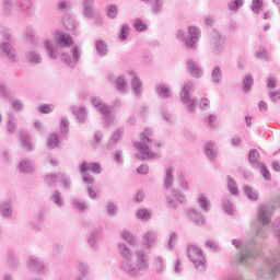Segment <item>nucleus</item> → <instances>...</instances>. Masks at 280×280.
<instances>
[{"label":"nucleus","instance_id":"obj_1","mask_svg":"<svg viewBox=\"0 0 280 280\" xmlns=\"http://www.w3.org/2000/svg\"><path fill=\"white\" fill-rule=\"evenodd\" d=\"M275 211V206L272 205H264L258 209V220L261 222V225L257 228L255 237L245 242L243 245L242 241L233 240L232 246L241 252L236 258L237 264H242L243 266H253V261H255L259 257V244L261 241L268 237V226L270 224V217Z\"/></svg>","mask_w":280,"mask_h":280},{"label":"nucleus","instance_id":"obj_2","mask_svg":"<svg viewBox=\"0 0 280 280\" xmlns=\"http://www.w3.org/2000/svg\"><path fill=\"white\" fill-rule=\"evenodd\" d=\"M133 145L138 151L136 158L140 161H152V159H156L154 150L161 148V144L154 140V132L150 128H147L140 133V141H136Z\"/></svg>","mask_w":280,"mask_h":280},{"label":"nucleus","instance_id":"obj_3","mask_svg":"<svg viewBox=\"0 0 280 280\" xmlns=\"http://www.w3.org/2000/svg\"><path fill=\"white\" fill-rule=\"evenodd\" d=\"M121 270L131 277V279H141L150 270V258L145 252L136 250V265H132V260H122Z\"/></svg>","mask_w":280,"mask_h":280},{"label":"nucleus","instance_id":"obj_4","mask_svg":"<svg viewBox=\"0 0 280 280\" xmlns=\"http://www.w3.org/2000/svg\"><path fill=\"white\" fill-rule=\"evenodd\" d=\"M46 54L50 60H57L58 56H60V50H58V46L62 49H69V47H73V37L69 34H60L57 38V44L52 40L44 42Z\"/></svg>","mask_w":280,"mask_h":280},{"label":"nucleus","instance_id":"obj_5","mask_svg":"<svg viewBox=\"0 0 280 280\" xmlns=\"http://www.w3.org/2000/svg\"><path fill=\"white\" fill-rule=\"evenodd\" d=\"M187 255L198 272H205L207 270V257L205 256L202 248L190 244L187 246Z\"/></svg>","mask_w":280,"mask_h":280},{"label":"nucleus","instance_id":"obj_6","mask_svg":"<svg viewBox=\"0 0 280 280\" xmlns=\"http://www.w3.org/2000/svg\"><path fill=\"white\" fill-rule=\"evenodd\" d=\"M177 40L185 43L188 49H196V43L200 40L201 32L197 26H189L188 34L184 30H178L175 34Z\"/></svg>","mask_w":280,"mask_h":280},{"label":"nucleus","instance_id":"obj_7","mask_svg":"<svg viewBox=\"0 0 280 280\" xmlns=\"http://www.w3.org/2000/svg\"><path fill=\"white\" fill-rule=\"evenodd\" d=\"M91 102L92 106H94V108H96V110L102 115L107 126H110V124L115 121V115H113V107L108 106V104L104 103V101L100 97H91Z\"/></svg>","mask_w":280,"mask_h":280},{"label":"nucleus","instance_id":"obj_8","mask_svg":"<svg viewBox=\"0 0 280 280\" xmlns=\"http://www.w3.org/2000/svg\"><path fill=\"white\" fill-rule=\"evenodd\" d=\"M191 91V85L187 83L183 86L180 92V100L183 104H185L188 113L194 115L196 113V106L198 104V98L196 96L191 95L189 92Z\"/></svg>","mask_w":280,"mask_h":280},{"label":"nucleus","instance_id":"obj_9","mask_svg":"<svg viewBox=\"0 0 280 280\" xmlns=\"http://www.w3.org/2000/svg\"><path fill=\"white\" fill-rule=\"evenodd\" d=\"M26 266L31 272H35L36 275H47L49 272V266L38 256H30Z\"/></svg>","mask_w":280,"mask_h":280},{"label":"nucleus","instance_id":"obj_10","mask_svg":"<svg viewBox=\"0 0 280 280\" xmlns=\"http://www.w3.org/2000/svg\"><path fill=\"white\" fill-rule=\"evenodd\" d=\"M210 44L212 47V51L220 56V54L224 52V46L226 45V37L220 33V31H212L210 34Z\"/></svg>","mask_w":280,"mask_h":280},{"label":"nucleus","instance_id":"obj_11","mask_svg":"<svg viewBox=\"0 0 280 280\" xmlns=\"http://www.w3.org/2000/svg\"><path fill=\"white\" fill-rule=\"evenodd\" d=\"M185 202H187V197L176 189L172 190V194L167 196L166 200L171 209H176V207H180V205H185Z\"/></svg>","mask_w":280,"mask_h":280},{"label":"nucleus","instance_id":"obj_12","mask_svg":"<svg viewBox=\"0 0 280 280\" xmlns=\"http://www.w3.org/2000/svg\"><path fill=\"white\" fill-rule=\"evenodd\" d=\"M104 237V229L96 228L90 234H88V244L93 248V250L100 249V242Z\"/></svg>","mask_w":280,"mask_h":280},{"label":"nucleus","instance_id":"obj_13","mask_svg":"<svg viewBox=\"0 0 280 280\" xmlns=\"http://www.w3.org/2000/svg\"><path fill=\"white\" fill-rule=\"evenodd\" d=\"M127 75L131 78V89L136 97H141V95H143V82L141 81L139 75H137V72H135V70H128Z\"/></svg>","mask_w":280,"mask_h":280},{"label":"nucleus","instance_id":"obj_14","mask_svg":"<svg viewBox=\"0 0 280 280\" xmlns=\"http://www.w3.org/2000/svg\"><path fill=\"white\" fill-rule=\"evenodd\" d=\"M70 51L72 54V58L69 52H62L61 60L66 65H68V67H70V69H73V67H75V65H78V62L80 61V50L78 49V46H74L70 49Z\"/></svg>","mask_w":280,"mask_h":280},{"label":"nucleus","instance_id":"obj_15","mask_svg":"<svg viewBox=\"0 0 280 280\" xmlns=\"http://www.w3.org/2000/svg\"><path fill=\"white\" fill-rule=\"evenodd\" d=\"M0 215L4 220H12L14 218V203L11 199H7L0 203Z\"/></svg>","mask_w":280,"mask_h":280},{"label":"nucleus","instance_id":"obj_16","mask_svg":"<svg viewBox=\"0 0 280 280\" xmlns=\"http://www.w3.org/2000/svg\"><path fill=\"white\" fill-rule=\"evenodd\" d=\"M142 240H143L142 250L143 253H148V250H150L152 246L156 245V240H159V235H156V232L154 231H149L142 236Z\"/></svg>","mask_w":280,"mask_h":280},{"label":"nucleus","instance_id":"obj_17","mask_svg":"<svg viewBox=\"0 0 280 280\" xmlns=\"http://www.w3.org/2000/svg\"><path fill=\"white\" fill-rule=\"evenodd\" d=\"M20 10L26 19L34 16L36 8L34 7V0H20Z\"/></svg>","mask_w":280,"mask_h":280},{"label":"nucleus","instance_id":"obj_18","mask_svg":"<svg viewBox=\"0 0 280 280\" xmlns=\"http://www.w3.org/2000/svg\"><path fill=\"white\" fill-rule=\"evenodd\" d=\"M187 69L192 78L200 79L205 75L202 67H200V65L194 59H189L187 61Z\"/></svg>","mask_w":280,"mask_h":280},{"label":"nucleus","instance_id":"obj_19","mask_svg":"<svg viewBox=\"0 0 280 280\" xmlns=\"http://www.w3.org/2000/svg\"><path fill=\"white\" fill-rule=\"evenodd\" d=\"M186 214L191 220L192 224H196L197 226H205V217L202 213L195 208H188L186 210Z\"/></svg>","mask_w":280,"mask_h":280},{"label":"nucleus","instance_id":"obj_20","mask_svg":"<svg viewBox=\"0 0 280 280\" xmlns=\"http://www.w3.org/2000/svg\"><path fill=\"white\" fill-rule=\"evenodd\" d=\"M3 54L9 58L11 62H16V50H14V46L10 43H1L0 44V55Z\"/></svg>","mask_w":280,"mask_h":280},{"label":"nucleus","instance_id":"obj_21","mask_svg":"<svg viewBox=\"0 0 280 280\" xmlns=\"http://www.w3.org/2000/svg\"><path fill=\"white\" fill-rule=\"evenodd\" d=\"M92 172L93 174H102V166L100 165V163L96 162H82L80 165V172L81 174H84V172Z\"/></svg>","mask_w":280,"mask_h":280},{"label":"nucleus","instance_id":"obj_22","mask_svg":"<svg viewBox=\"0 0 280 280\" xmlns=\"http://www.w3.org/2000/svg\"><path fill=\"white\" fill-rule=\"evenodd\" d=\"M124 132H125V130L121 127L113 132L109 141L106 144L107 150H114V148H117V143H119V141H121V137H124Z\"/></svg>","mask_w":280,"mask_h":280},{"label":"nucleus","instance_id":"obj_23","mask_svg":"<svg viewBox=\"0 0 280 280\" xmlns=\"http://www.w3.org/2000/svg\"><path fill=\"white\" fill-rule=\"evenodd\" d=\"M95 0H83V14L86 19L95 18Z\"/></svg>","mask_w":280,"mask_h":280},{"label":"nucleus","instance_id":"obj_24","mask_svg":"<svg viewBox=\"0 0 280 280\" xmlns=\"http://www.w3.org/2000/svg\"><path fill=\"white\" fill-rule=\"evenodd\" d=\"M71 113L72 115L75 116L77 121H79V124H84L89 112L86 110V107L84 106H80V107H71Z\"/></svg>","mask_w":280,"mask_h":280},{"label":"nucleus","instance_id":"obj_25","mask_svg":"<svg viewBox=\"0 0 280 280\" xmlns=\"http://www.w3.org/2000/svg\"><path fill=\"white\" fill-rule=\"evenodd\" d=\"M14 8H16V1L2 0L1 12L4 16H12V12H14Z\"/></svg>","mask_w":280,"mask_h":280},{"label":"nucleus","instance_id":"obj_26","mask_svg":"<svg viewBox=\"0 0 280 280\" xmlns=\"http://www.w3.org/2000/svg\"><path fill=\"white\" fill-rule=\"evenodd\" d=\"M153 267L158 275H163V271L167 269V262L163 256H155L153 258Z\"/></svg>","mask_w":280,"mask_h":280},{"label":"nucleus","instance_id":"obj_27","mask_svg":"<svg viewBox=\"0 0 280 280\" xmlns=\"http://www.w3.org/2000/svg\"><path fill=\"white\" fill-rule=\"evenodd\" d=\"M197 205L203 211V213H209L211 210V200L205 196V194H199L197 198Z\"/></svg>","mask_w":280,"mask_h":280},{"label":"nucleus","instance_id":"obj_28","mask_svg":"<svg viewBox=\"0 0 280 280\" xmlns=\"http://www.w3.org/2000/svg\"><path fill=\"white\" fill-rule=\"evenodd\" d=\"M118 255L125 259V261H131L132 260V250L126 246L125 243L118 244Z\"/></svg>","mask_w":280,"mask_h":280},{"label":"nucleus","instance_id":"obj_29","mask_svg":"<svg viewBox=\"0 0 280 280\" xmlns=\"http://www.w3.org/2000/svg\"><path fill=\"white\" fill-rule=\"evenodd\" d=\"M205 154L209 161H215V156H218V151L215 150V143L206 142L205 143Z\"/></svg>","mask_w":280,"mask_h":280},{"label":"nucleus","instance_id":"obj_30","mask_svg":"<svg viewBox=\"0 0 280 280\" xmlns=\"http://www.w3.org/2000/svg\"><path fill=\"white\" fill-rule=\"evenodd\" d=\"M26 60L31 65H40L43 62V56L36 50H30L26 52Z\"/></svg>","mask_w":280,"mask_h":280},{"label":"nucleus","instance_id":"obj_31","mask_svg":"<svg viewBox=\"0 0 280 280\" xmlns=\"http://www.w3.org/2000/svg\"><path fill=\"white\" fill-rule=\"evenodd\" d=\"M50 201L57 207L58 209H62L65 207V199L62 198V192L60 190H54L50 196Z\"/></svg>","mask_w":280,"mask_h":280},{"label":"nucleus","instance_id":"obj_32","mask_svg":"<svg viewBox=\"0 0 280 280\" xmlns=\"http://www.w3.org/2000/svg\"><path fill=\"white\" fill-rule=\"evenodd\" d=\"M248 161H249L250 165H253V167H255V170H257L258 167H261V165H264V163L259 162V151H257V150L249 151Z\"/></svg>","mask_w":280,"mask_h":280},{"label":"nucleus","instance_id":"obj_33","mask_svg":"<svg viewBox=\"0 0 280 280\" xmlns=\"http://www.w3.org/2000/svg\"><path fill=\"white\" fill-rule=\"evenodd\" d=\"M7 130L9 135H14V132H16V116L12 112L8 114Z\"/></svg>","mask_w":280,"mask_h":280},{"label":"nucleus","instance_id":"obj_34","mask_svg":"<svg viewBox=\"0 0 280 280\" xmlns=\"http://www.w3.org/2000/svg\"><path fill=\"white\" fill-rule=\"evenodd\" d=\"M19 170L23 174H30L34 172V164L32 163V161L24 159L19 163Z\"/></svg>","mask_w":280,"mask_h":280},{"label":"nucleus","instance_id":"obj_35","mask_svg":"<svg viewBox=\"0 0 280 280\" xmlns=\"http://www.w3.org/2000/svg\"><path fill=\"white\" fill-rule=\"evenodd\" d=\"M95 49H96V54H97V56H100V58H104V56H107V54H108V45H106L104 40H101V39L96 40Z\"/></svg>","mask_w":280,"mask_h":280},{"label":"nucleus","instance_id":"obj_36","mask_svg":"<svg viewBox=\"0 0 280 280\" xmlns=\"http://www.w3.org/2000/svg\"><path fill=\"white\" fill-rule=\"evenodd\" d=\"M223 211L228 213V215H233L235 213V206L229 196L223 197Z\"/></svg>","mask_w":280,"mask_h":280},{"label":"nucleus","instance_id":"obj_37","mask_svg":"<svg viewBox=\"0 0 280 280\" xmlns=\"http://www.w3.org/2000/svg\"><path fill=\"white\" fill-rule=\"evenodd\" d=\"M115 86H116V90L118 91V93H120V94L126 93V91L128 89V82H126V77H124V75L118 77L116 79Z\"/></svg>","mask_w":280,"mask_h":280},{"label":"nucleus","instance_id":"obj_38","mask_svg":"<svg viewBox=\"0 0 280 280\" xmlns=\"http://www.w3.org/2000/svg\"><path fill=\"white\" fill-rule=\"evenodd\" d=\"M62 23H63L66 30H68L69 32H75L78 30V27L80 26V24L75 20L68 18V16H65L62 19Z\"/></svg>","mask_w":280,"mask_h":280},{"label":"nucleus","instance_id":"obj_39","mask_svg":"<svg viewBox=\"0 0 280 280\" xmlns=\"http://www.w3.org/2000/svg\"><path fill=\"white\" fill-rule=\"evenodd\" d=\"M156 92L160 97L163 100H167L168 97H172V92L170 91V88L165 85V83H160L156 85Z\"/></svg>","mask_w":280,"mask_h":280},{"label":"nucleus","instance_id":"obj_40","mask_svg":"<svg viewBox=\"0 0 280 280\" xmlns=\"http://www.w3.org/2000/svg\"><path fill=\"white\" fill-rule=\"evenodd\" d=\"M163 5H165V2L163 0H152L151 3V12L155 16H159L163 12Z\"/></svg>","mask_w":280,"mask_h":280},{"label":"nucleus","instance_id":"obj_41","mask_svg":"<svg viewBox=\"0 0 280 280\" xmlns=\"http://www.w3.org/2000/svg\"><path fill=\"white\" fill-rule=\"evenodd\" d=\"M243 191L247 196L248 200L256 201L259 198V192L257 191V189L250 186H244Z\"/></svg>","mask_w":280,"mask_h":280},{"label":"nucleus","instance_id":"obj_42","mask_svg":"<svg viewBox=\"0 0 280 280\" xmlns=\"http://www.w3.org/2000/svg\"><path fill=\"white\" fill-rule=\"evenodd\" d=\"M71 205H72V209H74L75 211H89V205H86V202L78 198H73L71 200Z\"/></svg>","mask_w":280,"mask_h":280},{"label":"nucleus","instance_id":"obj_43","mask_svg":"<svg viewBox=\"0 0 280 280\" xmlns=\"http://www.w3.org/2000/svg\"><path fill=\"white\" fill-rule=\"evenodd\" d=\"M172 185H174V170L167 168L165 171L164 187L171 189Z\"/></svg>","mask_w":280,"mask_h":280},{"label":"nucleus","instance_id":"obj_44","mask_svg":"<svg viewBox=\"0 0 280 280\" xmlns=\"http://www.w3.org/2000/svg\"><path fill=\"white\" fill-rule=\"evenodd\" d=\"M253 84H255V79H253V74H246L243 79L244 93H248V91H250V89L253 88Z\"/></svg>","mask_w":280,"mask_h":280},{"label":"nucleus","instance_id":"obj_45","mask_svg":"<svg viewBox=\"0 0 280 280\" xmlns=\"http://www.w3.org/2000/svg\"><path fill=\"white\" fill-rule=\"evenodd\" d=\"M212 84H220L222 82V69L220 67H215L211 72Z\"/></svg>","mask_w":280,"mask_h":280},{"label":"nucleus","instance_id":"obj_46","mask_svg":"<svg viewBox=\"0 0 280 280\" xmlns=\"http://www.w3.org/2000/svg\"><path fill=\"white\" fill-rule=\"evenodd\" d=\"M57 10L60 14H67L69 10H71V1L69 0H61L57 4Z\"/></svg>","mask_w":280,"mask_h":280},{"label":"nucleus","instance_id":"obj_47","mask_svg":"<svg viewBox=\"0 0 280 280\" xmlns=\"http://www.w3.org/2000/svg\"><path fill=\"white\" fill-rule=\"evenodd\" d=\"M228 189L233 196L240 195V188L237 187V183L233 180V177L228 176Z\"/></svg>","mask_w":280,"mask_h":280},{"label":"nucleus","instance_id":"obj_48","mask_svg":"<svg viewBox=\"0 0 280 280\" xmlns=\"http://www.w3.org/2000/svg\"><path fill=\"white\" fill-rule=\"evenodd\" d=\"M119 15V8H117V5L115 4H108L106 7V16H108V19H117V16Z\"/></svg>","mask_w":280,"mask_h":280},{"label":"nucleus","instance_id":"obj_49","mask_svg":"<svg viewBox=\"0 0 280 280\" xmlns=\"http://www.w3.org/2000/svg\"><path fill=\"white\" fill-rule=\"evenodd\" d=\"M7 259L10 268H12L13 270H16V268H19V258H16L13 252H8Z\"/></svg>","mask_w":280,"mask_h":280},{"label":"nucleus","instance_id":"obj_50","mask_svg":"<svg viewBox=\"0 0 280 280\" xmlns=\"http://www.w3.org/2000/svg\"><path fill=\"white\" fill-rule=\"evenodd\" d=\"M252 12H254V14H260V12H264V0H253Z\"/></svg>","mask_w":280,"mask_h":280},{"label":"nucleus","instance_id":"obj_51","mask_svg":"<svg viewBox=\"0 0 280 280\" xmlns=\"http://www.w3.org/2000/svg\"><path fill=\"white\" fill-rule=\"evenodd\" d=\"M59 143L60 139L58 138V133H51L47 142L48 148H50V150H54V148H58Z\"/></svg>","mask_w":280,"mask_h":280},{"label":"nucleus","instance_id":"obj_52","mask_svg":"<svg viewBox=\"0 0 280 280\" xmlns=\"http://www.w3.org/2000/svg\"><path fill=\"white\" fill-rule=\"evenodd\" d=\"M121 237H122V240H125V242L130 244V246H135V244H137L135 236H132V233H130V231H128V230H125L121 232Z\"/></svg>","mask_w":280,"mask_h":280},{"label":"nucleus","instance_id":"obj_53","mask_svg":"<svg viewBox=\"0 0 280 280\" xmlns=\"http://www.w3.org/2000/svg\"><path fill=\"white\" fill-rule=\"evenodd\" d=\"M128 34H130V25L124 24L120 28V33L118 35L119 40L124 43L128 38Z\"/></svg>","mask_w":280,"mask_h":280},{"label":"nucleus","instance_id":"obj_54","mask_svg":"<svg viewBox=\"0 0 280 280\" xmlns=\"http://www.w3.org/2000/svg\"><path fill=\"white\" fill-rule=\"evenodd\" d=\"M244 5V0H233L229 3L228 8L231 12H237Z\"/></svg>","mask_w":280,"mask_h":280},{"label":"nucleus","instance_id":"obj_55","mask_svg":"<svg viewBox=\"0 0 280 280\" xmlns=\"http://www.w3.org/2000/svg\"><path fill=\"white\" fill-rule=\"evenodd\" d=\"M106 211L107 215L115 218V215H117V205H115L113 201L107 202Z\"/></svg>","mask_w":280,"mask_h":280},{"label":"nucleus","instance_id":"obj_56","mask_svg":"<svg viewBox=\"0 0 280 280\" xmlns=\"http://www.w3.org/2000/svg\"><path fill=\"white\" fill-rule=\"evenodd\" d=\"M60 130L62 137H67L69 135V119L62 118L60 121Z\"/></svg>","mask_w":280,"mask_h":280},{"label":"nucleus","instance_id":"obj_57","mask_svg":"<svg viewBox=\"0 0 280 280\" xmlns=\"http://www.w3.org/2000/svg\"><path fill=\"white\" fill-rule=\"evenodd\" d=\"M58 178H60V174H48L46 176V183L49 185V187H56V184L58 183Z\"/></svg>","mask_w":280,"mask_h":280},{"label":"nucleus","instance_id":"obj_58","mask_svg":"<svg viewBox=\"0 0 280 280\" xmlns=\"http://www.w3.org/2000/svg\"><path fill=\"white\" fill-rule=\"evenodd\" d=\"M59 180H61L65 189H71V177L59 173Z\"/></svg>","mask_w":280,"mask_h":280},{"label":"nucleus","instance_id":"obj_59","mask_svg":"<svg viewBox=\"0 0 280 280\" xmlns=\"http://www.w3.org/2000/svg\"><path fill=\"white\" fill-rule=\"evenodd\" d=\"M38 113L42 115H49V113H54V105L43 104L38 107Z\"/></svg>","mask_w":280,"mask_h":280},{"label":"nucleus","instance_id":"obj_60","mask_svg":"<svg viewBox=\"0 0 280 280\" xmlns=\"http://www.w3.org/2000/svg\"><path fill=\"white\" fill-rule=\"evenodd\" d=\"M35 36H36V33L34 32V28L27 27L25 30L24 38L26 43H34Z\"/></svg>","mask_w":280,"mask_h":280},{"label":"nucleus","instance_id":"obj_61","mask_svg":"<svg viewBox=\"0 0 280 280\" xmlns=\"http://www.w3.org/2000/svg\"><path fill=\"white\" fill-rule=\"evenodd\" d=\"M79 271L81 272L82 277L89 278L91 271L89 270V264L80 262L78 266Z\"/></svg>","mask_w":280,"mask_h":280},{"label":"nucleus","instance_id":"obj_62","mask_svg":"<svg viewBox=\"0 0 280 280\" xmlns=\"http://www.w3.org/2000/svg\"><path fill=\"white\" fill-rule=\"evenodd\" d=\"M10 104H12V107L14 108V110H18V113L23 112V108H24L23 101H20V100H16V98H12L10 101Z\"/></svg>","mask_w":280,"mask_h":280},{"label":"nucleus","instance_id":"obj_63","mask_svg":"<svg viewBox=\"0 0 280 280\" xmlns=\"http://www.w3.org/2000/svg\"><path fill=\"white\" fill-rule=\"evenodd\" d=\"M256 58H258L259 60H268V51L266 50V48L259 47L256 50Z\"/></svg>","mask_w":280,"mask_h":280},{"label":"nucleus","instance_id":"obj_64","mask_svg":"<svg viewBox=\"0 0 280 280\" xmlns=\"http://www.w3.org/2000/svg\"><path fill=\"white\" fill-rule=\"evenodd\" d=\"M256 170L260 171L265 180H270L271 179L270 171H268V167H266V164H261V166H258Z\"/></svg>","mask_w":280,"mask_h":280}]
</instances>
